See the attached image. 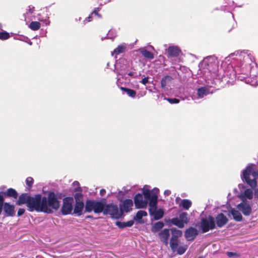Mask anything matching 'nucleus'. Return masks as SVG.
<instances>
[{
  "mask_svg": "<svg viewBox=\"0 0 258 258\" xmlns=\"http://www.w3.org/2000/svg\"><path fill=\"white\" fill-rule=\"evenodd\" d=\"M31 197L28 194H21L18 199V200L16 202V204L18 205H21L24 204H26L27 206L28 207L29 199L31 198Z\"/></svg>",
  "mask_w": 258,
  "mask_h": 258,
  "instance_id": "20",
  "label": "nucleus"
},
{
  "mask_svg": "<svg viewBox=\"0 0 258 258\" xmlns=\"http://www.w3.org/2000/svg\"><path fill=\"white\" fill-rule=\"evenodd\" d=\"M253 195L255 198L258 199V188L254 190Z\"/></svg>",
  "mask_w": 258,
  "mask_h": 258,
  "instance_id": "55",
  "label": "nucleus"
},
{
  "mask_svg": "<svg viewBox=\"0 0 258 258\" xmlns=\"http://www.w3.org/2000/svg\"><path fill=\"white\" fill-rule=\"evenodd\" d=\"M115 66V70L116 71V73L117 74V76H121L122 78H123L124 77L126 78L125 76L127 73L128 69L126 66H123L121 67L120 68H118V64H114Z\"/></svg>",
  "mask_w": 258,
  "mask_h": 258,
  "instance_id": "24",
  "label": "nucleus"
},
{
  "mask_svg": "<svg viewBox=\"0 0 258 258\" xmlns=\"http://www.w3.org/2000/svg\"><path fill=\"white\" fill-rule=\"evenodd\" d=\"M133 206V201L131 199H126L120 205V210L121 212H129L132 210Z\"/></svg>",
  "mask_w": 258,
  "mask_h": 258,
  "instance_id": "18",
  "label": "nucleus"
},
{
  "mask_svg": "<svg viewBox=\"0 0 258 258\" xmlns=\"http://www.w3.org/2000/svg\"><path fill=\"white\" fill-rule=\"evenodd\" d=\"M129 76L132 77L134 78H135L137 77V73L135 71H127V73L126 74Z\"/></svg>",
  "mask_w": 258,
  "mask_h": 258,
  "instance_id": "48",
  "label": "nucleus"
},
{
  "mask_svg": "<svg viewBox=\"0 0 258 258\" xmlns=\"http://www.w3.org/2000/svg\"><path fill=\"white\" fill-rule=\"evenodd\" d=\"M178 242H179L178 238L171 237V239L170 240V246L171 249L173 251H175L176 249L177 248V246H178Z\"/></svg>",
  "mask_w": 258,
  "mask_h": 258,
  "instance_id": "31",
  "label": "nucleus"
},
{
  "mask_svg": "<svg viewBox=\"0 0 258 258\" xmlns=\"http://www.w3.org/2000/svg\"><path fill=\"white\" fill-rule=\"evenodd\" d=\"M210 93L209 88L207 87H203L198 89L197 93L193 94L191 96L192 99L196 101L199 99H202Z\"/></svg>",
  "mask_w": 258,
  "mask_h": 258,
  "instance_id": "14",
  "label": "nucleus"
},
{
  "mask_svg": "<svg viewBox=\"0 0 258 258\" xmlns=\"http://www.w3.org/2000/svg\"><path fill=\"white\" fill-rule=\"evenodd\" d=\"M233 3H234L233 1H230L229 2L227 3V5H225V6L221 7V10L226 11L227 10L225 8L227 7L228 6H231L233 4Z\"/></svg>",
  "mask_w": 258,
  "mask_h": 258,
  "instance_id": "50",
  "label": "nucleus"
},
{
  "mask_svg": "<svg viewBox=\"0 0 258 258\" xmlns=\"http://www.w3.org/2000/svg\"><path fill=\"white\" fill-rule=\"evenodd\" d=\"M109 67V62L107 63V67L108 68Z\"/></svg>",
  "mask_w": 258,
  "mask_h": 258,
  "instance_id": "62",
  "label": "nucleus"
},
{
  "mask_svg": "<svg viewBox=\"0 0 258 258\" xmlns=\"http://www.w3.org/2000/svg\"><path fill=\"white\" fill-rule=\"evenodd\" d=\"M99 11V8H95L94 11L92 12L91 15H95L97 16L98 18H101V15L98 13V11Z\"/></svg>",
  "mask_w": 258,
  "mask_h": 258,
  "instance_id": "46",
  "label": "nucleus"
},
{
  "mask_svg": "<svg viewBox=\"0 0 258 258\" xmlns=\"http://www.w3.org/2000/svg\"><path fill=\"white\" fill-rule=\"evenodd\" d=\"M164 226V224L162 221H159L155 223L152 228V231L153 233H156L157 232L159 231Z\"/></svg>",
  "mask_w": 258,
  "mask_h": 258,
  "instance_id": "29",
  "label": "nucleus"
},
{
  "mask_svg": "<svg viewBox=\"0 0 258 258\" xmlns=\"http://www.w3.org/2000/svg\"><path fill=\"white\" fill-rule=\"evenodd\" d=\"M25 210L24 209H23V208H20L19 210H18V213H17V215L18 216H22V215L24 214V212H25Z\"/></svg>",
  "mask_w": 258,
  "mask_h": 258,
  "instance_id": "51",
  "label": "nucleus"
},
{
  "mask_svg": "<svg viewBox=\"0 0 258 258\" xmlns=\"http://www.w3.org/2000/svg\"><path fill=\"white\" fill-rule=\"evenodd\" d=\"M198 258H205V256H200Z\"/></svg>",
  "mask_w": 258,
  "mask_h": 258,
  "instance_id": "60",
  "label": "nucleus"
},
{
  "mask_svg": "<svg viewBox=\"0 0 258 258\" xmlns=\"http://www.w3.org/2000/svg\"><path fill=\"white\" fill-rule=\"evenodd\" d=\"M170 194H171L170 190H168V189L167 190H165L164 191V195L166 196H168L170 195Z\"/></svg>",
  "mask_w": 258,
  "mask_h": 258,
  "instance_id": "57",
  "label": "nucleus"
},
{
  "mask_svg": "<svg viewBox=\"0 0 258 258\" xmlns=\"http://www.w3.org/2000/svg\"><path fill=\"white\" fill-rule=\"evenodd\" d=\"M170 236V230L164 229L158 233V236L161 240L166 246L168 244V239Z\"/></svg>",
  "mask_w": 258,
  "mask_h": 258,
  "instance_id": "16",
  "label": "nucleus"
},
{
  "mask_svg": "<svg viewBox=\"0 0 258 258\" xmlns=\"http://www.w3.org/2000/svg\"><path fill=\"white\" fill-rule=\"evenodd\" d=\"M148 79H149V78L148 77H145L144 78H143L141 81V83L142 84H143V85H146V84H147L148 83Z\"/></svg>",
  "mask_w": 258,
  "mask_h": 258,
  "instance_id": "52",
  "label": "nucleus"
},
{
  "mask_svg": "<svg viewBox=\"0 0 258 258\" xmlns=\"http://www.w3.org/2000/svg\"><path fill=\"white\" fill-rule=\"evenodd\" d=\"M73 183H74V185H79V182L77 181H74Z\"/></svg>",
  "mask_w": 258,
  "mask_h": 258,
  "instance_id": "59",
  "label": "nucleus"
},
{
  "mask_svg": "<svg viewBox=\"0 0 258 258\" xmlns=\"http://www.w3.org/2000/svg\"><path fill=\"white\" fill-rule=\"evenodd\" d=\"M3 210L5 212L6 215L8 216L12 217L15 214V207L13 205H11L9 203L4 202V206Z\"/></svg>",
  "mask_w": 258,
  "mask_h": 258,
  "instance_id": "19",
  "label": "nucleus"
},
{
  "mask_svg": "<svg viewBox=\"0 0 258 258\" xmlns=\"http://www.w3.org/2000/svg\"><path fill=\"white\" fill-rule=\"evenodd\" d=\"M116 31L115 30H110L107 34V37L108 39H113L116 36Z\"/></svg>",
  "mask_w": 258,
  "mask_h": 258,
  "instance_id": "41",
  "label": "nucleus"
},
{
  "mask_svg": "<svg viewBox=\"0 0 258 258\" xmlns=\"http://www.w3.org/2000/svg\"><path fill=\"white\" fill-rule=\"evenodd\" d=\"M253 196V193L251 189L247 188L246 189L242 195V198H241L244 199L246 198L249 200H251L252 199Z\"/></svg>",
  "mask_w": 258,
  "mask_h": 258,
  "instance_id": "32",
  "label": "nucleus"
},
{
  "mask_svg": "<svg viewBox=\"0 0 258 258\" xmlns=\"http://www.w3.org/2000/svg\"><path fill=\"white\" fill-rule=\"evenodd\" d=\"M120 89L132 98H135L136 96V92L134 90L122 87H120Z\"/></svg>",
  "mask_w": 258,
  "mask_h": 258,
  "instance_id": "33",
  "label": "nucleus"
},
{
  "mask_svg": "<svg viewBox=\"0 0 258 258\" xmlns=\"http://www.w3.org/2000/svg\"><path fill=\"white\" fill-rule=\"evenodd\" d=\"M148 201L149 200H143V195L141 194H137L134 198V203L135 206L137 209L145 208L148 204Z\"/></svg>",
  "mask_w": 258,
  "mask_h": 258,
  "instance_id": "13",
  "label": "nucleus"
},
{
  "mask_svg": "<svg viewBox=\"0 0 258 258\" xmlns=\"http://www.w3.org/2000/svg\"><path fill=\"white\" fill-rule=\"evenodd\" d=\"M239 210H237L234 208H232L229 211L230 215L232 216L233 219L237 221L240 222L242 221L243 217Z\"/></svg>",
  "mask_w": 258,
  "mask_h": 258,
  "instance_id": "21",
  "label": "nucleus"
},
{
  "mask_svg": "<svg viewBox=\"0 0 258 258\" xmlns=\"http://www.w3.org/2000/svg\"><path fill=\"white\" fill-rule=\"evenodd\" d=\"M125 48L126 47L124 44H120L118 45L115 49H114L113 51L111 52V55L116 57L117 55L124 52Z\"/></svg>",
  "mask_w": 258,
  "mask_h": 258,
  "instance_id": "26",
  "label": "nucleus"
},
{
  "mask_svg": "<svg viewBox=\"0 0 258 258\" xmlns=\"http://www.w3.org/2000/svg\"><path fill=\"white\" fill-rule=\"evenodd\" d=\"M34 9L35 8L34 7L31 6H28V9L26 10V12L23 15L25 21L27 20V19L29 18V14H32L34 11Z\"/></svg>",
  "mask_w": 258,
  "mask_h": 258,
  "instance_id": "38",
  "label": "nucleus"
},
{
  "mask_svg": "<svg viewBox=\"0 0 258 258\" xmlns=\"http://www.w3.org/2000/svg\"><path fill=\"white\" fill-rule=\"evenodd\" d=\"M2 30V25L1 23H0V30Z\"/></svg>",
  "mask_w": 258,
  "mask_h": 258,
  "instance_id": "61",
  "label": "nucleus"
},
{
  "mask_svg": "<svg viewBox=\"0 0 258 258\" xmlns=\"http://www.w3.org/2000/svg\"><path fill=\"white\" fill-rule=\"evenodd\" d=\"M191 202L187 199H183L181 201L180 205L182 206L183 208L186 210H187L191 206Z\"/></svg>",
  "mask_w": 258,
  "mask_h": 258,
  "instance_id": "36",
  "label": "nucleus"
},
{
  "mask_svg": "<svg viewBox=\"0 0 258 258\" xmlns=\"http://www.w3.org/2000/svg\"><path fill=\"white\" fill-rule=\"evenodd\" d=\"M166 99L171 104H177L179 102V100L177 98H166Z\"/></svg>",
  "mask_w": 258,
  "mask_h": 258,
  "instance_id": "45",
  "label": "nucleus"
},
{
  "mask_svg": "<svg viewBox=\"0 0 258 258\" xmlns=\"http://www.w3.org/2000/svg\"><path fill=\"white\" fill-rule=\"evenodd\" d=\"M93 216L91 215H88L86 217V219H89V218H92Z\"/></svg>",
  "mask_w": 258,
  "mask_h": 258,
  "instance_id": "58",
  "label": "nucleus"
},
{
  "mask_svg": "<svg viewBox=\"0 0 258 258\" xmlns=\"http://www.w3.org/2000/svg\"><path fill=\"white\" fill-rule=\"evenodd\" d=\"M10 34L6 31H3L0 32V39L1 40H7L10 37Z\"/></svg>",
  "mask_w": 258,
  "mask_h": 258,
  "instance_id": "42",
  "label": "nucleus"
},
{
  "mask_svg": "<svg viewBox=\"0 0 258 258\" xmlns=\"http://www.w3.org/2000/svg\"><path fill=\"white\" fill-rule=\"evenodd\" d=\"M172 80V77L170 76L166 75L163 77L161 81V87L162 89H165L166 86L169 82Z\"/></svg>",
  "mask_w": 258,
  "mask_h": 258,
  "instance_id": "30",
  "label": "nucleus"
},
{
  "mask_svg": "<svg viewBox=\"0 0 258 258\" xmlns=\"http://www.w3.org/2000/svg\"><path fill=\"white\" fill-rule=\"evenodd\" d=\"M159 192V189L156 187L152 190L145 188L143 190V195L144 198L146 200H149L150 214L153 216L154 219L156 220L161 219L164 215V211L162 209H156Z\"/></svg>",
  "mask_w": 258,
  "mask_h": 258,
  "instance_id": "2",
  "label": "nucleus"
},
{
  "mask_svg": "<svg viewBox=\"0 0 258 258\" xmlns=\"http://www.w3.org/2000/svg\"><path fill=\"white\" fill-rule=\"evenodd\" d=\"M227 255L229 257H237L238 256V254L236 252H227Z\"/></svg>",
  "mask_w": 258,
  "mask_h": 258,
  "instance_id": "49",
  "label": "nucleus"
},
{
  "mask_svg": "<svg viewBox=\"0 0 258 258\" xmlns=\"http://www.w3.org/2000/svg\"><path fill=\"white\" fill-rule=\"evenodd\" d=\"M180 52V50L177 46H169L167 49V54L169 57L177 56Z\"/></svg>",
  "mask_w": 258,
  "mask_h": 258,
  "instance_id": "22",
  "label": "nucleus"
},
{
  "mask_svg": "<svg viewBox=\"0 0 258 258\" xmlns=\"http://www.w3.org/2000/svg\"><path fill=\"white\" fill-rule=\"evenodd\" d=\"M253 164H249L245 169L242 171L241 177L243 181L246 182L252 188H254L256 186V181L255 179H250L249 177L251 174L254 175L255 172L253 171Z\"/></svg>",
  "mask_w": 258,
  "mask_h": 258,
  "instance_id": "6",
  "label": "nucleus"
},
{
  "mask_svg": "<svg viewBox=\"0 0 258 258\" xmlns=\"http://www.w3.org/2000/svg\"><path fill=\"white\" fill-rule=\"evenodd\" d=\"M4 201L5 199L4 196L2 195V193H0V215L3 211Z\"/></svg>",
  "mask_w": 258,
  "mask_h": 258,
  "instance_id": "43",
  "label": "nucleus"
},
{
  "mask_svg": "<svg viewBox=\"0 0 258 258\" xmlns=\"http://www.w3.org/2000/svg\"><path fill=\"white\" fill-rule=\"evenodd\" d=\"M104 214H109L113 217L117 218L119 216L117 206L112 204H109L105 205Z\"/></svg>",
  "mask_w": 258,
  "mask_h": 258,
  "instance_id": "12",
  "label": "nucleus"
},
{
  "mask_svg": "<svg viewBox=\"0 0 258 258\" xmlns=\"http://www.w3.org/2000/svg\"><path fill=\"white\" fill-rule=\"evenodd\" d=\"M189 222V217L186 212H182L179 215V218H173L169 219L168 223H171L173 225L177 226L179 228H183L185 224H187Z\"/></svg>",
  "mask_w": 258,
  "mask_h": 258,
  "instance_id": "7",
  "label": "nucleus"
},
{
  "mask_svg": "<svg viewBox=\"0 0 258 258\" xmlns=\"http://www.w3.org/2000/svg\"><path fill=\"white\" fill-rule=\"evenodd\" d=\"M0 193H2V195H5L8 197H12L14 199H17L18 197L17 191L12 188H9L6 192H1Z\"/></svg>",
  "mask_w": 258,
  "mask_h": 258,
  "instance_id": "27",
  "label": "nucleus"
},
{
  "mask_svg": "<svg viewBox=\"0 0 258 258\" xmlns=\"http://www.w3.org/2000/svg\"><path fill=\"white\" fill-rule=\"evenodd\" d=\"M92 19V15L91 14L84 20V22L85 23L86 21L90 22Z\"/></svg>",
  "mask_w": 258,
  "mask_h": 258,
  "instance_id": "53",
  "label": "nucleus"
},
{
  "mask_svg": "<svg viewBox=\"0 0 258 258\" xmlns=\"http://www.w3.org/2000/svg\"><path fill=\"white\" fill-rule=\"evenodd\" d=\"M45 207L48 209L46 214H51L53 213V210H57L60 206V202L58 200V195L53 191H49L47 197H45Z\"/></svg>",
  "mask_w": 258,
  "mask_h": 258,
  "instance_id": "5",
  "label": "nucleus"
},
{
  "mask_svg": "<svg viewBox=\"0 0 258 258\" xmlns=\"http://www.w3.org/2000/svg\"><path fill=\"white\" fill-rule=\"evenodd\" d=\"M28 205V210L30 212L36 211L37 212H43L45 213L48 209L45 207V197H42L40 194H36L29 199Z\"/></svg>",
  "mask_w": 258,
  "mask_h": 258,
  "instance_id": "4",
  "label": "nucleus"
},
{
  "mask_svg": "<svg viewBox=\"0 0 258 258\" xmlns=\"http://www.w3.org/2000/svg\"><path fill=\"white\" fill-rule=\"evenodd\" d=\"M147 215V213L146 211L142 210L139 211L137 213L136 215L134 217V220L137 222H139L143 217L146 216Z\"/></svg>",
  "mask_w": 258,
  "mask_h": 258,
  "instance_id": "35",
  "label": "nucleus"
},
{
  "mask_svg": "<svg viewBox=\"0 0 258 258\" xmlns=\"http://www.w3.org/2000/svg\"><path fill=\"white\" fill-rule=\"evenodd\" d=\"M82 197V195L81 193H77L75 195L76 204L73 213L76 214L78 216H80L82 214V211L84 207V203L78 199L79 198H81Z\"/></svg>",
  "mask_w": 258,
  "mask_h": 258,
  "instance_id": "11",
  "label": "nucleus"
},
{
  "mask_svg": "<svg viewBox=\"0 0 258 258\" xmlns=\"http://www.w3.org/2000/svg\"><path fill=\"white\" fill-rule=\"evenodd\" d=\"M200 226L203 233H206L215 229L216 228L215 218L212 216L202 218Z\"/></svg>",
  "mask_w": 258,
  "mask_h": 258,
  "instance_id": "8",
  "label": "nucleus"
},
{
  "mask_svg": "<svg viewBox=\"0 0 258 258\" xmlns=\"http://www.w3.org/2000/svg\"><path fill=\"white\" fill-rule=\"evenodd\" d=\"M198 234V230L192 227L187 229L184 232V236L188 241H192L196 237Z\"/></svg>",
  "mask_w": 258,
  "mask_h": 258,
  "instance_id": "15",
  "label": "nucleus"
},
{
  "mask_svg": "<svg viewBox=\"0 0 258 258\" xmlns=\"http://www.w3.org/2000/svg\"><path fill=\"white\" fill-rule=\"evenodd\" d=\"M237 208L245 216H249L252 213L251 206L245 199H242V202L237 205Z\"/></svg>",
  "mask_w": 258,
  "mask_h": 258,
  "instance_id": "10",
  "label": "nucleus"
},
{
  "mask_svg": "<svg viewBox=\"0 0 258 258\" xmlns=\"http://www.w3.org/2000/svg\"><path fill=\"white\" fill-rule=\"evenodd\" d=\"M105 193H106V190L104 189H101L100 190V195L101 196H103L105 194Z\"/></svg>",
  "mask_w": 258,
  "mask_h": 258,
  "instance_id": "56",
  "label": "nucleus"
},
{
  "mask_svg": "<svg viewBox=\"0 0 258 258\" xmlns=\"http://www.w3.org/2000/svg\"><path fill=\"white\" fill-rule=\"evenodd\" d=\"M26 183L29 187H31L33 183V179L31 177H28L26 179Z\"/></svg>",
  "mask_w": 258,
  "mask_h": 258,
  "instance_id": "44",
  "label": "nucleus"
},
{
  "mask_svg": "<svg viewBox=\"0 0 258 258\" xmlns=\"http://www.w3.org/2000/svg\"><path fill=\"white\" fill-rule=\"evenodd\" d=\"M95 200H87L85 206V212L90 213L94 210Z\"/></svg>",
  "mask_w": 258,
  "mask_h": 258,
  "instance_id": "25",
  "label": "nucleus"
},
{
  "mask_svg": "<svg viewBox=\"0 0 258 258\" xmlns=\"http://www.w3.org/2000/svg\"><path fill=\"white\" fill-rule=\"evenodd\" d=\"M172 236L171 237L178 238L181 237L182 234V232L181 230L176 229V228H172L170 229Z\"/></svg>",
  "mask_w": 258,
  "mask_h": 258,
  "instance_id": "34",
  "label": "nucleus"
},
{
  "mask_svg": "<svg viewBox=\"0 0 258 258\" xmlns=\"http://www.w3.org/2000/svg\"><path fill=\"white\" fill-rule=\"evenodd\" d=\"M141 54L146 58H149V59H153L154 58V55L153 54L146 50H143L141 51Z\"/></svg>",
  "mask_w": 258,
  "mask_h": 258,
  "instance_id": "40",
  "label": "nucleus"
},
{
  "mask_svg": "<svg viewBox=\"0 0 258 258\" xmlns=\"http://www.w3.org/2000/svg\"><path fill=\"white\" fill-rule=\"evenodd\" d=\"M215 221L217 227L221 228L227 224L228 219L223 213H220L216 217Z\"/></svg>",
  "mask_w": 258,
  "mask_h": 258,
  "instance_id": "17",
  "label": "nucleus"
},
{
  "mask_svg": "<svg viewBox=\"0 0 258 258\" xmlns=\"http://www.w3.org/2000/svg\"><path fill=\"white\" fill-rule=\"evenodd\" d=\"M116 83L117 86L120 88V85L121 84L120 78H118V77H117V81Z\"/></svg>",
  "mask_w": 258,
  "mask_h": 258,
  "instance_id": "54",
  "label": "nucleus"
},
{
  "mask_svg": "<svg viewBox=\"0 0 258 258\" xmlns=\"http://www.w3.org/2000/svg\"><path fill=\"white\" fill-rule=\"evenodd\" d=\"M73 199L71 197H66L63 200V204L61 212L62 215H66L71 213L73 210Z\"/></svg>",
  "mask_w": 258,
  "mask_h": 258,
  "instance_id": "9",
  "label": "nucleus"
},
{
  "mask_svg": "<svg viewBox=\"0 0 258 258\" xmlns=\"http://www.w3.org/2000/svg\"><path fill=\"white\" fill-rule=\"evenodd\" d=\"M218 60L215 55L208 56L199 63V71L203 75H208L210 73H215L218 69Z\"/></svg>",
  "mask_w": 258,
  "mask_h": 258,
  "instance_id": "3",
  "label": "nucleus"
},
{
  "mask_svg": "<svg viewBox=\"0 0 258 258\" xmlns=\"http://www.w3.org/2000/svg\"><path fill=\"white\" fill-rule=\"evenodd\" d=\"M41 24L39 22L32 21L29 26V27L33 31L38 30L40 27Z\"/></svg>",
  "mask_w": 258,
  "mask_h": 258,
  "instance_id": "37",
  "label": "nucleus"
},
{
  "mask_svg": "<svg viewBox=\"0 0 258 258\" xmlns=\"http://www.w3.org/2000/svg\"><path fill=\"white\" fill-rule=\"evenodd\" d=\"M105 205L101 202L95 201L93 211L95 213L99 214L102 212H104Z\"/></svg>",
  "mask_w": 258,
  "mask_h": 258,
  "instance_id": "23",
  "label": "nucleus"
},
{
  "mask_svg": "<svg viewBox=\"0 0 258 258\" xmlns=\"http://www.w3.org/2000/svg\"><path fill=\"white\" fill-rule=\"evenodd\" d=\"M134 223V222L133 220H130L126 222L117 221L116 222V225L117 226L120 228H124L126 227H132Z\"/></svg>",
  "mask_w": 258,
  "mask_h": 258,
  "instance_id": "28",
  "label": "nucleus"
},
{
  "mask_svg": "<svg viewBox=\"0 0 258 258\" xmlns=\"http://www.w3.org/2000/svg\"><path fill=\"white\" fill-rule=\"evenodd\" d=\"M229 57L235 61V66L234 68L232 66L230 67L232 70V72L229 74L225 72V76L231 80L237 78L238 80L243 81L246 79V83L249 81V79H246L250 76L251 85H258V67H254L255 63L249 51H236L230 54Z\"/></svg>",
  "mask_w": 258,
  "mask_h": 258,
  "instance_id": "1",
  "label": "nucleus"
},
{
  "mask_svg": "<svg viewBox=\"0 0 258 258\" xmlns=\"http://www.w3.org/2000/svg\"><path fill=\"white\" fill-rule=\"evenodd\" d=\"M38 20L39 21H41V22H43V23H44L46 25H49V24H50V21L49 20V18L47 17L46 19H45V20H43L42 19V18H40V17H38Z\"/></svg>",
  "mask_w": 258,
  "mask_h": 258,
  "instance_id": "47",
  "label": "nucleus"
},
{
  "mask_svg": "<svg viewBox=\"0 0 258 258\" xmlns=\"http://www.w3.org/2000/svg\"><path fill=\"white\" fill-rule=\"evenodd\" d=\"M81 17H80V18H79V21H81Z\"/></svg>",
  "mask_w": 258,
  "mask_h": 258,
  "instance_id": "63",
  "label": "nucleus"
},
{
  "mask_svg": "<svg viewBox=\"0 0 258 258\" xmlns=\"http://www.w3.org/2000/svg\"><path fill=\"white\" fill-rule=\"evenodd\" d=\"M187 245H181L179 246H177V249L175 251H176L177 253L179 255L183 254L187 250Z\"/></svg>",
  "mask_w": 258,
  "mask_h": 258,
  "instance_id": "39",
  "label": "nucleus"
},
{
  "mask_svg": "<svg viewBox=\"0 0 258 258\" xmlns=\"http://www.w3.org/2000/svg\"><path fill=\"white\" fill-rule=\"evenodd\" d=\"M36 258H41V257H39V256H36Z\"/></svg>",
  "mask_w": 258,
  "mask_h": 258,
  "instance_id": "64",
  "label": "nucleus"
}]
</instances>
